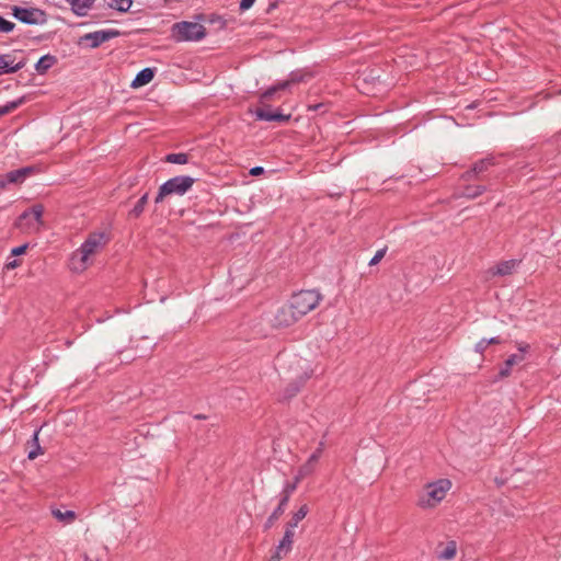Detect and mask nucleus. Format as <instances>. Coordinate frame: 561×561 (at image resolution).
<instances>
[{"label": "nucleus", "mask_w": 561, "mask_h": 561, "mask_svg": "<svg viewBox=\"0 0 561 561\" xmlns=\"http://www.w3.org/2000/svg\"><path fill=\"white\" fill-rule=\"evenodd\" d=\"M133 4V0H110L108 7L119 12H127Z\"/></svg>", "instance_id": "obj_30"}, {"label": "nucleus", "mask_w": 561, "mask_h": 561, "mask_svg": "<svg viewBox=\"0 0 561 561\" xmlns=\"http://www.w3.org/2000/svg\"><path fill=\"white\" fill-rule=\"evenodd\" d=\"M108 239L104 232L90 233L81 247L76 250L70 257V270L81 273L91 264V257L101 251Z\"/></svg>", "instance_id": "obj_1"}, {"label": "nucleus", "mask_w": 561, "mask_h": 561, "mask_svg": "<svg viewBox=\"0 0 561 561\" xmlns=\"http://www.w3.org/2000/svg\"><path fill=\"white\" fill-rule=\"evenodd\" d=\"M304 478L305 477H300V471L298 470L297 476L295 477L294 481L285 483V485H284V488L282 490V493H280V499H285L286 497V501L289 502L290 495L295 492V490L297 489L298 483Z\"/></svg>", "instance_id": "obj_23"}, {"label": "nucleus", "mask_w": 561, "mask_h": 561, "mask_svg": "<svg viewBox=\"0 0 561 561\" xmlns=\"http://www.w3.org/2000/svg\"><path fill=\"white\" fill-rule=\"evenodd\" d=\"M517 348L520 352L519 354L524 355L526 352H528L529 345L526 343H518Z\"/></svg>", "instance_id": "obj_42"}, {"label": "nucleus", "mask_w": 561, "mask_h": 561, "mask_svg": "<svg viewBox=\"0 0 561 561\" xmlns=\"http://www.w3.org/2000/svg\"><path fill=\"white\" fill-rule=\"evenodd\" d=\"M309 512L306 504L301 505L297 512L294 513L291 519L287 523L286 527L295 529L300 520H302Z\"/></svg>", "instance_id": "obj_25"}, {"label": "nucleus", "mask_w": 561, "mask_h": 561, "mask_svg": "<svg viewBox=\"0 0 561 561\" xmlns=\"http://www.w3.org/2000/svg\"><path fill=\"white\" fill-rule=\"evenodd\" d=\"M300 386L297 383H290L284 391L283 399L288 400L296 396V393L299 391Z\"/></svg>", "instance_id": "obj_33"}, {"label": "nucleus", "mask_w": 561, "mask_h": 561, "mask_svg": "<svg viewBox=\"0 0 561 561\" xmlns=\"http://www.w3.org/2000/svg\"><path fill=\"white\" fill-rule=\"evenodd\" d=\"M43 214L44 207L41 204H36L23 211L19 220L26 221V230L28 232H36L43 226Z\"/></svg>", "instance_id": "obj_8"}, {"label": "nucleus", "mask_w": 561, "mask_h": 561, "mask_svg": "<svg viewBox=\"0 0 561 561\" xmlns=\"http://www.w3.org/2000/svg\"><path fill=\"white\" fill-rule=\"evenodd\" d=\"M38 434L39 430H36L33 434L32 440L30 442L31 449L28 450L27 457L31 460L35 459L37 456L43 454V449L38 443Z\"/></svg>", "instance_id": "obj_26"}, {"label": "nucleus", "mask_w": 561, "mask_h": 561, "mask_svg": "<svg viewBox=\"0 0 561 561\" xmlns=\"http://www.w3.org/2000/svg\"><path fill=\"white\" fill-rule=\"evenodd\" d=\"M32 171L31 168H21L18 170L10 171L5 174V180H0V187H4L5 183H21L24 181L27 174Z\"/></svg>", "instance_id": "obj_16"}, {"label": "nucleus", "mask_w": 561, "mask_h": 561, "mask_svg": "<svg viewBox=\"0 0 561 561\" xmlns=\"http://www.w3.org/2000/svg\"><path fill=\"white\" fill-rule=\"evenodd\" d=\"M57 62V58L54 55L47 54L42 56L38 61L35 64V70L39 75L46 73Z\"/></svg>", "instance_id": "obj_20"}, {"label": "nucleus", "mask_w": 561, "mask_h": 561, "mask_svg": "<svg viewBox=\"0 0 561 561\" xmlns=\"http://www.w3.org/2000/svg\"><path fill=\"white\" fill-rule=\"evenodd\" d=\"M255 117L259 121H265V122H285L289 118V116L284 115L279 112H271L268 108H256Z\"/></svg>", "instance_id": "obj_14"}, {"label": "nucleus", "mask_w": 561, "mask_h": 561, "mask_svg": "<svg viewBox=\"0 0 561 561\" xmlns=\"http://www.w3.org/2000/svg\"><path fill=\"white\" fill-rule=\"evenodd\" d=\"M20 264H21V262L19 260L14 259L5 264V268L13 270V268L20 266Z\"/></svg>", "instance_id": "obj_41"}, {"label": "nucleus", "mask_w": 561, "mask_h": 561, "mask_svg": "<svg viewBox=\"0 0 561 561\" xmlns=\"http://www.w3.org/2000/svg\"><path fill=\"white\" fill-rule=\"evenodd\" d=\"M324 450V442H320L317 449L310 455L308 460L299 468L300 477H307L311 474Z\"/></svg>", "instance_id": "obj_10"}, {"label": "nucleus", "mask_w": 561, "mask_h": 561, "mask_svg": "<svg viewBox=\"0 0 561 561\" xmlns=\"http://www.w3.org/2000/svg\"><path fill=\"white\" fill-rule=\"evenodd\" d=\"M15 24L0 16V33H10L14 30Z\"/></svg>", "instance_id": "obj_34"}, {"label": "nucleus", "mask_w": 561, "mask_h": 561, "mask_svg": "<svg viewBox=\"0 0 561 561\" xmlns=\"http://www.w3.org/2000/svg\"><path fill=\"white\" fill-rule=\"evenodd\" d=\"M195 179L190 175L171 178L159 187L154 202L159 204L169 195L182 196L192 188Z\"/></svg>", "instance_id": "obj_4"}, {"label": "nucleus", "mask_w": 561, "mask_h": 561, "mask_svg": "<svg viewBox=\"0 0 561 561\" xmlns=\"http://www.w3.org/2000/svg\"><path fill=\"white\" fill-rule=\"evenodd\" d=\"M322 295L318 290H300L294 294L289 300L295 314L300 318L316 309L322 300Z\"/></svg>", "instance_id": "obj_3"}, {"label": "nucleus", "mask_w": 561, "mask_h": 561, "mask_svg": "<svg viewBox=\"0 0 561 561\" xmlns=\"http://www.w3.org/2000/svg\"><path fill=\"white\" fill-rule=\"evenodd\" d=\"M525 355L523 354H513L508 356V358L505 360L504 365L501 367L499 371L500 378H506L511 375L512 367L514 365L520 364L524 362Z\"/></svg>", "instance_id": "obj_18"}, {"label": "nucleus", "mask_w": 561, "mask_h": 561, "mask_svg": "<svg viewBox=\"0 0 561 561\" xmlns=\"http://www.w3.org/2000/svg\"><path fill=\"white\" fill-rule=\"evenodd\" d=\"M171 36L175 42L201 41L206 36V30L197 22L183 21L173 24Z\"/></svg>", "instance_id": "obj_5"}, {"label": "nucleus", "mask_w": 561, "mask_h": 561, "mask_svg": "<svg viewBox=\"0 0 561 561\" xmlns=\"http://www.w3.org/2000/svg\"><path fill=\"white\" fill-rule=\"evenodd\" d=\"M148 198H149V194L148 193H145L139 199L138 202L136 203V205L134 206V208L129 211V216L130 217H134V218H138L142 213H144V209H145V206L147 205L148 203Z\"/></svg>", "instance_id": "obj_28"}, {"label": "nucleus", "mask_w": 561, "mask_h": 561, "mask_svg": "<svg viewBox=\"0 0 561 561\" xmlns=\"http://www.w3.org/2000/svg\"><path fill=\"white\" fill-rule=\"evenodd\" d=\"M288 502L285 499H280L277 507L273 511V513L268 516L267 520L265 522L264 528L267 530L270 529L274 523L284 514L286 506Z\"/></svg>", "instance_id": "obj_22"}, {"label": "nucleus", "mask_w": 561, "mask_h": 561, "mask_svg": "<svg viewBox=\"0 0 561 561\" xmlns=\"http://www.w3.org/2000/svg\"><path fill=\"white\" fill-rule=\"evenodd\" d=\"M386 252H387V248L378 250L375 253V255L371 257V260L369 261V265L374 266V265L378 264L386 255Z\"/></svg>", "instance_id": "obj_35"}, {"label": "nucleus", "mask_w": 561, "mask_h": 561, "mask_svg": "<svg viewBox=\"0 0 561 561\" xmlns=\"http://www.w3.org/2000/svg\"><path fill=\"white\" fill-rule=\"evenodd\" d=\"M154 77V69L152 68H144L140 70L134 80L131 81V88L137 89L148 84Z\"/></svg>", "instance_id": "obj_17"}, {"label": "nucleus", "mask_w": 561, "mask_h": 561, "mask_svg": "<svg viewBox=\"0 0 561 561\" xmlns=\"http://www.w3.org/2000/svg\"><path fill=\"white\" fill-rule=\"evenodd\" d=\"M486 342L489 345L490 344H499V343H501V340H500V337L495 336V337L486 339Z\"/></svg>", "instance_id": "obj_44"}, {"label": "nucleus", "mask_w": 561, "mask_h": 561, "mask_svg": "<svg viewBox=\"0 0 561 561\" xmlns=\"http://www.w3.org/2000/svg\"><path fill=\"white\" fill-rule=\"evenodd\" d=\"M121 32L114 28L100 30L87 33L80 38V43H85L90 48H96L105 42L118 37Z\"/></svg>", "instance_id": "obj_7"}, {"label": "nucleus", "mask_w": 561, "mask_h": 561, "mask_svg": "<svg viewBox=\"0 0 561 561\" xmlns=\"http://www.w3.org/2000/svg\"><path fill=\"white\" fill-rule=\"evenodd\" d=\"M25 98H20L15 101L8 102L5 105L0 106V116L7 115L23 104Z\"/></svg>", "instance_id": "obj_31"}, {"label": "nucleus", "mask_w": 561, "mask_h": 561, "mask_svg": "<svg viewBox=\"0 0 561 561\" xmlns=\"http://www.w3.org/2000/svg\"><path fill=\"white\" fill-rule=\"evenodd\" d=\"M518 265V261L508 260L500 262L495 267L491 268L489 273L493 276H506L511 275Z\"/></svg>", "instance_id": "obj_15"}, {"label": "nucleus", "mask_w": 561, "mask_h": 561, "mask_svg": "<svg viewBox=\"0 0 561 561\" xmlns=\"http://www.w3.org/2000/svg\"><path fill=\"white\" fill-rule=\"evenodd\" d=\"M486 191V187L483 185H467L463 191V196L468 198H476L482 195Z\"/></svg>", "instance_id": "obj_29"}, {"label": "nucleus", "mask_w": 561, "mask_h": 561, "mask_svg": "<svg viewBox=\"0 0 561 561\" xmlns=\"http://www.w3.org/2000/svg\"><path fill=\"white\" fill-rule=\"evenodd\" d=\"M305 80V76L299 72H291L288 80H285L284 82H289V85L291 83L301 82Z\"/></svg>", "instance_id": "obj_36"}, {"label": "nucleus", "mask_w": 561, "mask_h": 561, "mask_svg": "<svg viewBox=\"0 0 561 561\" xmlns=\"http://www.w3.org/2000/svg\"><path fill=\"white\" fill-rule=\"evenodd\" d=\"M254 2H255V0H241L240 10H242V11L249 10L253 5Z\"/></svg>", "instance_id": "obj_39"}, {"label": "nucleus", "mask_w": 561, "mask_h": 561, "mask_svg": "<svg viewBox=\"0 0 561 561\" xmlns=\"http://www.w3.org/2000/svg\"><path fill=\"white\" fill-rule=\"evenodd\" d=\"M25 66V60L22 59L13 65V58L10 54L0 55V75L15 73Z\"/></svg>", "instance_id": "obj_12"}, {"label": "nucleus", "mask_w": 561, "mask_h": 561, "mask_svg": "<svg viewBox=\"0 0 561 561\" xmlns=\"http://www.w3.org/2000/svg\"><path fill=\"white\" fill-rule=\"evenodd\" d=\"M165 161L175 164H185L188 161L186 153H169L165 157Z\"/></svg>", "instance_id": "obj_32"}, {"label": "nucleus", "mask_w": 561, "mask_h": 561, "mask_svg": "<svg viewBox=\"0 0 561 561\" xmlns=\"http://www.w3.org/2000/svg\"><path fill=\"white\" fill-rule=\"evenodd\" d=\"M494 164V160L493 158H484V159H481L479 160L478 162H476L473 164V167L468 170L467 172L463 173L462 178L466 180V181H470V180H473L476 178H478V175H480L481 173L485 172L489 170V168L491 165Z\"/></svg>", "instance_id": "obj_11"}, {"label": "nucleus", "mask_w": 561, "mask_h": 561, "mask_svg": "<svg viewBox=\"0 0 561 561\" xmlns=\"http://www.w3.org/2000/svg\"><path fill=\"white\" fill-rule=\"evenodd\" d=\"M301 318L295 314V309L291 308V304L289 302L286 306L278 308L274 316L273 323L278 328H287L295 324Z\"/></svg>", "instance_id": "obj_9"}, {"label": "nucleus", "mask_w": 561, "mask_h": 561, "mask_svg": "<svg viewBox=\"0 0 561 561\" xmlns=\"http://www.w3.org/2000/svg\"><path fill=\"white\" fill-rule=\"evenodd\" d=\"M12 14L20 22L27 25H38L46 22L45 12L37 8H21L14 5L12 8Z\"/></svg>", "instance_id": "obj_6"}, {"label": "nucleus", "mask_w": 561, "mask_h": 561, "mask_svg": "<svg viewBox=\"0 0 561 561\" xmlns=\"http://www.w3.org/2000/svg\"><path fill=\"white\" fill-rule=\"evenodd\" d=\"M27 244H22L20 247H16V248H13L11 250V255L13 256H18V255H22L25 253L26 249H27Z\"/></svg>", "instance_id": "obj_38"}, {"label": "nucleus", "mask_w": 561, "mask_h": 561, "mask_svg": "<svg viewBox=\"0 0 561 561\" xmlns=\"http://www.w3.org/2000/svg\"><path fill=\"white\" fill-rule=\"evenodd\" d=\"M295 536V531L288 527L285 529V534L282 540L278 542L276 550L284 552V554H288L293 548V538Z\"/></svg>", "instance_id": "obj_21"}, {"label": "nucleus", "mask_w": 561, "mask_h": 561, "mask_svg": "<svg viewBox=\"0 0 561 561\" xmlns=\"http://www.w3.org/2000/svg\"><path fill=\"white\" fill-rule=\"evenodd\" d=\"M451 489V482L448 479H439L425 484L417 496V506L427 510L436 507Z\"/></svg>", "instance_id": "obj_2"}, {"label": "nucleus", "mask_w": 561, "mask_h": 561, "mask_svg": "<svg viewBox=\"0 0 561 561\" xmlns=\"http://www.w3.org/2000/svg\"><path fill=\"white\" fill-rule=\"evenodd\" d=\"M289 87V82H279L271 88H268L266 91H264L261 96H260V102L262 104L268 102L273 96L274 94L277 92V91H280V90H285Z\"/></svg>", "instance_id": "obj_24"}, {"label": "nucleus", "mask_w": 561, "mask_h": 561, "mask_svg": "<svg viewBox=\"0 0 561 561\" xmlns=\"http://www.w3.org/2000/svg\"><path fill=\"white\" fill-rule=\"evenodd\" d=\"M436 558L439 561H449L453 560L457 554V543L454 540H450L446 543H439L435 550Z\"/></svg>", "instance_id": "obj_13"}, {"label": "nucleus", "mask_w": 561, "mask_h": 561, "mask_svg": "<svg viewBox=\"0 0 561 561\" xmlns=\"http://www.w3.org/2000/svg\"><path fill=\"white\" fill-rule=\"evenodd\" d=\"M489 346L486 339H481L474 346V351L479 354H483V352Z\"/></svg>", "instance_id": "obj_37"}, {"label": "nucleus", "mask_w": 561, "mask_h": 561, "mask_svg": "<svg viewBox=\"0 0 561 561\" xmlns=\"http://www.w3.org/2000/svg\"><path fill=\"white\" fill-rule=\"evenodd\" d=\"M284 552L278 551L275 549V552L271 556L268 561H282V559L285 557Z\"/></svg>", "instance_id": "obj_40"}, {"label": "nucleus", "mask_w": 561, "mask_h": 561, "mask_svg": "<svg viewBox=\"0 0 561 561\" xmlns=\"http://www.w3.org/2000/svg\"><path fill=\"white\" fill-rule=\"evenodd\" d=\"M264 172V169L262 167H254L250 170V173L252 175H259V174H262Z\"/></svg>", "instance_id": "obj_43"}, {"label": "nucleus", "mask_w": 561, "mask_h": 561, "mask_svg": "<svg viewBox=\"0 0 561 561\" xmlns=\"http://www.w3.org/2000/svg\"><path fill=\"white\" fill-rule=\"evenodd\" d=\"M53 516L66 524L72 523L76 519V514L73 511H61L59 508L53 510Z\"/></svg>", "instance_id": "obj_27"}, {"label": "nucleus", "mask_w": 561, "mask_h": 561, "mask_svg": "<svg viewBox=\"0 0 561 561\" xmlns=\"http://www.w3.org/2000/svg\"><path fill=\"white\" fill-rule=\"evenodd\" d=\"M75 14L79 16L87 15L95 0H66Z\"/></svg>", "instance_id": "obj_19"}]
</instances>
